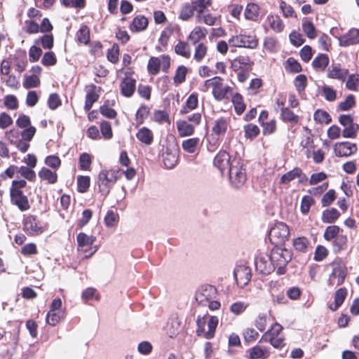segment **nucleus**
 <instances>
[{
    "label": "nucleus",
    "instance_id": "56",
    "mask_svg": "<svg viewBox=\"0 0 359 359\" xmlns=\"http://www.w3.org/2000/svg\"><path fill=\"white\" fill-rule=\"evenodd\" d=\"M177 127L180 135H192L194 133V125L187 121H178Z\"/></svg>",
    "mask_w": 359,
    "mask_h": 359
},
{
    "label": "nucleus",
    "instance_id": "50",
    "mask_svg": "<svg viewBox=\"0 0 359 359\" xmlns=\"http://www.w3.org/2000/svg\"><path fill=\"white\" fill-rule=\"evenodd\" d=\"M188 68L184 65L179 66L173 76V82L176 86H178L186 81L187 75L188 74Z\"/></svg>",
    "mask_w": 359,
    "mask_h": 359
},
{
    "label": "nucleus",
    "instance_id": "17",
    "mask_svg": "<svg viewBox=\"0 0 359 359\" xmlns=\"http://www.w3.org/2000/svg\"><path fill=\"white\" fill-rule=\"evenodd\" d=\"M136 83L135 78L123 77L119 84L121 94L125 97H131L135 92Z\"/></svg>",
    "mask_w": 359,
    "mask_h": 359
},
{
    "label": "nucleus",
    "instance_id": "64",
    "mask_svg": "<svg viewBox=\"0 0 359 359\" xmlns=\"http://www.w3.org/2000/svg\"><path fill=\"white\" fill-rule=\"evenodd\" d=\"M302 29L306 36L311 39L317 36V30L311 21H306L302 23Z\"/></svg>",
    "mask_w": 359,
    "mask_h": 359
},
{
    "label": "nucleus",
    "instance_id": "10",
    "mask_svg": "<svg viewBox=\"0 0 359 359\" xmlns=\"http://www.w3.org/2000/svg\"><path fill=\"white\" fill-rule=\"evenodd\" d=\"M347 274V267L341 260L334 262L333 264L332 272L329 275L327 285L330 287L342 285L344 283Z\"/></svg>",
    "mask_w": 359,
    "mask_h": 359
},
{
    "label": "nucleus",
    "instance_id": "61",
    "mask_svg": "<svg viewBox=\"0 0 359 359\" xmlns=\"http://www.w3.org/2000/svg\"><path fill=\"white\" fill-rule=\"evenodd\" d=\"M194 14V9L192 4L187 3L185 4L180 13L179 18L182 20L186 21L190 19Z\"/></svg>",
    "mask_w": 359,
    "mask_h": 359
},
{
    "label": "nucleus",
    "instance_id": "9",
    "mask_svg": "<svg viewBox=\"0 0 359 359\" xmlns=\"http://www.w3.org/2000/svg\"><path fill=\"white\" fill-rule=\"evenodd\" d=\"M171 59L168 55H161L160 57H151L147 64V71L150 75H157L162 71L167 73L170 67Z\"/></svg>",
    "mask_w": 359,
    "mask_h": 359
},
{
    "label": "nucleus",
    "instance_id": "57",
    "mask_svg": "<svg viewBox=\"0 0 359 359\" xmlns=\"http://www.w3.org/2000/svg\"><path fill=\"white\" fill-rule=\"evenodd\" d=\"M150 114V107L146 104H141L138 108L136 114L135 120L137 123L142 124L144 120L148 117Z\"/></svg>",
    "mask_w": 359,
    "mask_h": 359
},
{
    "label": "nucleus",
    "instance_id": "18",
    "mask_svg": "<svg viewBox=\"0 0 359 359\" xmlns=\"http://www.w3.org/2000/svg\"><path fill=\"white\" fill-rule=\"evenodd\" d=\"M254 62L248 55H238L231 62V67L235 72L241 69H252Z\"/></svg>",
    "mask_w": 359,
    "mask_h": 359
},
{
    "label": "nucleus",
    "instance_id": "40",
    "mask_svg": "<svg viewBox=\"0 0 359 359\" xmlns=\"http://www.w3.org/2000/svg\"><path fill=\"white\" fill-rule=\"evenodd\" d=\"M309 245L310 241L306 236H299L294 238L292 241V246L294 249L299 252H306Z\"/></svg>",
    "mask_w": 359,
    "mask_h": 359
},
{
    "label": "nucleus",
    "instance_id": "33",
    "mask_svg": "<svg viewBox=\"0 0 359 359\" xmlns=\"http://www.w3.org/2000/svg\"><path fill=\"white\" fill-rule=\"evenodd\" d=\"M231 102L233 105L235 112L237 115H241L246 109L243 96L240 93H235L231 95Z\"/></svg>",
    "mask_w": 359,
    "mask_h": 359
},
{
    "label": "nucleus",
    "instance_id": "49",
    "mask_svg": "<svg viewBox=\"0 0 359 359\" xmlns=\"http://www.w3.org/2000/svg\"><path fill=\"white\" fill-rule=\"evenodd\" d=\"M198 104V94L196 93H191L187 98L185 106L181 109V114H187L189 110L195 109Z\"/></svg>",
    "mask_w": 359,
    "mask_h": 359
},
{
    "label": "nucleus",
    "instance_id": "31",
    "mask_svg": "<svg viewBox=\"0 0 359 359\" xmlns=\"http://www.w3.org/2000/svg\"><path fill=\"white\" fill-rule=\"evenodd\" d=\"M283 330V327L280 324L278 323H273L270 327V328L262 334L259 342H266V339H269L270 337L276 338L282 336L281 333Z\"/></svg>",
    "mask_w": 359,
    "mask_h": 359
},
{
    "label": "nucleus",
    "instance_id": "5",
    "mask_svg": "<svg viewBox=\"0 0 359 359\" xmlns=\"http://www.w3.org/2000/svg\"><path fill=\"white\" fill-rule=\"evenodd\" d=\"M292 254L291 250L281 246H274L270 254V259L273 262L275 269H277L278 275L285 274L286 266L292 259Z\"/></svg>",
    "mask_w": 359,
    "mask_h": 359
},
{
    "label": "nucleus",
    "instance_id": "12",
    "mask_svg": "<svg viewBox=\"0 0 359 359\" xmlns=\"http://www.w3.org/2000/svg\"><path fill=\"white\" fill-rule=\"evenodd\" d=\"M162 160L167 168H172L178 161V147L175 141L168 145L162 144Z\"/></svg>",
    "mask_w": 359,
    "mask_h": 359
},
{
    "label": "nucleus",
    "instance_id": "24",
    "mask_svg": "<svg viewBox=\"0 0 359 359\" xmlns=\"http://www.w3.org/2000/svg\"><path fill=\"white\" fill-rule=\"evenodd\" d=\"M97 86L91 83L86 86V95L85 99L84 110L88 111L92 108L93 104L96 102L100 95L96 92Z\"/></svg>",
    "mask_w": 359,
    "mask_h": 359
},
{
    "label": "nucleus",
    "instance_id": "20",
    "mask_svg": "<svg viewBox=\"0 0 359 359\" xmlns=\"http://www.w3.org/2000/svg\"><path fill=\"white\" fill-rule=\"evenodd\" d=\"M216 288L212 285L202 287L196 294V299L199 304L205 305L215 295Z\"/></svg>",
    "mask_w": 359,
    "mask_h": 359
},
{
    "label": "nucleus",
    "instance_id": "7",
    "mask_svg": "<svg viewBox=\"0 0 359 359\" xmlns=\"http://www.w3.org/2000/svg\"><path fill=\"white\" fill-rule=\"evenodd\" d=\"M23 231L29 236H37L46 231L48 224L43 223L34 215L25 216L22 221Z\"/></svg>",
    "mask_w": 359,
    "mask_h": 359
},
{
    "label": "nucleus",
    "instance_id": "3",
    "mask_svg": "<svg viewBox=\"0 0 359 359\" xmlns=\"http://www.w3.org/2000/svg\"><path fill=\"white\" fill-rule=\"evenodd\" d=\"M218 323L219 319L217 316H209L208 314L203 316H198L196 319V335L206 339L214 338Z\"/></svg>",
    "mask_w": 359,
    "mask_h": 359
},
{
    "label": "nucleus",
    "instance_id": "16",
    "mask_svg": "<svg viewBox=\"0 0 359 359\" xmlns=\"http://www.w3.org/2000/svg\"><path fill=\"white\" fill-rule=\"evenodd\" d=\"M334 150L337 156L348 157L356 153L358 147L355 143L341 142L334 144Z\"/></svg>",
    "mask_w": 359,
    "mask_h": 359
},
{
    "label": "nucleus",
    "instance_id": "35",
    "mask_svg": "<svg viewBox=\"0 0 359 359\" xmlns=\"http://www.w3.org/2000/svg\"><path fill=\"white\" fill-rule=\"evenodd\" d=\"M334 253H339L347 248L348 238L346 235L339 234L330 241Z\"/></svg>",
    "mask_w": 359,
    "mask_h": 359
},
{
    "label": "nucleus",
    "instance_id": "2",
    "mask_svg": "<svg viewBox=\"0 0 359 359\" xmlns=\"http://www.w3.org/2000/svg\"><path fill=\"white\" fill-rule=\"evenodd\" d=\"M204 91L212 90V95L214 99L218 102L228 100L232 95L233 88L224 83V79L218 76L207 79L204 82Z\"/></svg>",
    "mask_w": 359,
    "mask_h": 359
},
{
    "label": "nucleus",
    "instance_id": "51",
    "mask_svg": "<svg viewBox=\"0 0 359 359\" xmlns=\"http://www.w3.org/2000/svg\"><path fill=\"white\" fill-rule=\"evenodd\" d=\"M120 55V48L118 43H114L112 46L107 50V59L111 63H118Z\"/></svg>",
    "mask_w": 359,
    "mask_h": 359
},
{
    "label": "nucleus",
    "instance_id": "1",
    "mask_svg": "<svg viewBox=\"0 0 359 359\" xmlns=\"http://www.w3.org/2000/svg\"><path fill=\"white\" fill-rule=\"evenodd\" d=\"M27 184L25 180H13L9 190L11 203L21 212H27L31 208L28 196L23 191Z\"/></svg>",
    "mask_w": 359,
    "mask_h": 359
},
{
    "label": "nucleus",
    "instance_id": "62",
    "mask_svg": "<svg viewBox=\"0 0 359 359\" xmlns=\"http://www.w3.org/2000/svg\"><path fill=\"white\" fill-rule=\"evenodd\" d=\"M315 200L311 196H304L302 198L300 210L303 215H306L309 212L311 207L314 205Z\"/></svg>",
    "mask_w": 359,
    "mask_h": 359
},
{
    "label": "nucleus",
    "instance_id": "46",
    "mask_svg": "<svg viewBox=\"0 0 359 359\" xmlns=\"http://www.w3.org/2000/svg\"><path fill=\"white\" fill-rule=\"evenodd\" d=\"M341 232H343V229H341L339 226L330 225L325 228L323 233V238L325 241L330 242L341 234Z\"/></svg>",
    "mask_w": 359,
    "mask_h": 359
},
{
    "label": "nucleus",
    "instance_id": "15",
    "mask_svg": "<svg viewBox=\"0 0 359 359\" xmlns=\"http://www.w3.org/2000/svg\"><path fill=\"white\" fill-rule=\"evenodd\" d=\"M339 45L347 47L359 44V29L351 28L338 38Z\"/></svg>",
    "mask_w": 359,
    "mask_h": 359
},
{
    "label": "nucleus",
    "instance_id": "21",
    "mask_svg": "<svg viewBox=\"0 0 359 359\" xmlns=\"http://www.w3.org/2000/svg\"><path fill=\"white\" fill-rule=\"evenodd\" d=\"M339 121L344 126L343 135H356L359 130V125L353 122L351 115H341Z\"/></svg>",
    "mask_w": 359,
    "mask_h": 359
},
{
    "label": "nucleus",
    "instance_id": "11",
    "mask_svg": "<svg viewBox=\"0 0 359 359\" xmlns=\"http://www.w3.org/2000/svg\"><path fill=\"white\" fill-rule=\"evenodd\" d=\"M229 44L234 48L255 49L259 45V40L255 35L239 34L231 36L229 39Z\"/></svg>",
    "mask_w": 359,
    "mask_h": 359
},
{
    "label": "nucleus",
    "instance_id": "58",
    "mask_svg": "<svg viewBox=\"0 0 359 359\" xmlns=\"http://www.w3.org/2000/svg\"><path fill=\"white\" fill-rule=\"evenodd\" d=\"M301 174V168L299 167H295L292 170L288 171L287 172L283 175L280 180V184H287L292 180H294L297 177H299Z\"/></svg>",
    "mask_w": 359,
    "mask_h": 359
},
{
    "label": "nucleus",
    "instance_id": "48",
    "mask_svg": "<svg viewBox=\"0 0 359 359\" xmlns=\"http://www.w3.org/2000/svg\"><path fill=\"white\" fill-rule=\"evenodd\" d=\"M81 298L84 303L87 304L90 300H95L97 302L100 299V294L97 290L94 287H88L83 291L81 294Z\"/></svg>",
    "mask_w": 359,
    "mask_h": 359
},
{
    "label": "nucleus",
    "instance_id": "53",
    "mask_svg": "<svg viewBox=\"0 0 359 359\" xmlns=\"http://www.w3.org/2000/svg\"><path fill=\"white\" fill-rule=\"evenodd\" d=\"M280 116L283 121L295 124L299 121V117L288 107H281Z\"/></svg>",
    "mask_w": 359,
    "mask_h": 359
},
{
    "label": "nucleus",
    "instance_id": "14",
    "mask_svg": "<svg viewBox=\"0 0 359 359\" xmlns=\"http://www.w3.org/2000/svg\"><path fill=\"white\" fill-rule=\"evenodd\" d=\"M234 277L237 285L243 288L246 286L251 280V269L245 265H239L234 270Z\"/></svg>",
    "mask_w": 359,
    "mask_h": 359
},
{
    "label": "nucleus",
    "instance_id": "60",
    "mask_svg": "<svg viewBox=\"0 0 359 359\" xmlns=\"http://www.w3.org/2000/svg\"><path fill=\"white\" fill-rule=\"evenodd\" d=\"M36 42H39L44 49L50 50L54 46V36L52 33L45 34L41 36Z\"/></svg>",
    "mask_w": 359,
    "mask_h": 359
},
{
    "label": "nucleus",
    "instance_id": "36",
    "mask_svg": "<svg viewBox=\"0 0 359 359\" xmlns=\"http://www.w3.org/2000/svg\"><path fill=\"white\" fill-rule=\"evenodd\" d=\"M66 317L65 311H49L46 317L47 324L50 326L57 325L62 320Z\"/></svg>",
    "mask_w": 359,
    "mask_h": 359
},
{
    "label": "nucleus",
    "instance_id": "38",
    "mask_svg": "<svg viewBox=\"0 0 359 359\" xmlns=\"http://www.w3.org/2000/svg\"><path fill=\"white\" fill-rule=\"evenodd\" d=\"M76 41L79 43L87 45L90 41V28L86 25H81L76 34Z\"/></svg>",
    "mask_w": 359,
    "mask_h": 359
},
{
    "label": "nucleus",
    "instance_id": "45",
    "mask_svg": "<svg viewBox=\"0 0 359 359\" xmlns=\"http://www.w3.org/2000/svg\"><path fill=\"white\" fill-rule=\"evenodd\" d=\"M200 144L199 138L193 137L183 141L182 148L185 151L192 154L198 149Z\"/></svg>",
    "mask_w": 359,
    "mask_h": 359
},
{
    "label": "nucleus",
    "instance_id": "54",
    "mask_svg": "<svg viewBox=\"0 0 359 359\" xmlns=\"http://www.w3.org/2000/svg\"><path fill=\"white\" fill-rule=\"evenodd\" d=\"M93 162V156L88 153H82L79 158V169L84 171H90Z\"/></svg>",
    "mask_w": 359,
    "mask_h": 359
},
{
    "label": "nucleus",
    "instance_id": "28",
    "mask_svg": "<svg viewBox=\"0 0 359 359\" xmlns=\"http://www.w3.org/2000/svg\"><path fill=\"white\" fill-rule=\"evenodd\" d=\"M269 27L276 33H280L284 30L285 24L280 17L277 14H269L266 19Z\"/></svg>",
    "mask_w": 359,
    "mask_h": 359
},
{
    "label": "nucleus",
    "instance_id": "8",
    "mask_svg": "<svg viewBox=\"0 0 359 359\" xmlns=\"http://www.w3.org/2000/svg\"><path fill=\"white\" fill-rule=\"evenodd\" d=\"M289 235V226L284 222H278L271 228L269 238L275 246H282L287 241Z\"/></svg>",
    "mask_w": 359,
    "mask_h": 359
},
{
    "label": "nucleus",
    "instance_id": "19",
    "mask_svg": "<svg viewBox=\"0 0 359 359\" xmlns=\"http://www.w3.org/2000/svg\"><path fill=\"white\" fill-rule=\"evenodd\" d=\"M348 73V69L341 68L340 64H332L327 68V76L331 79H337L341 81H345Z\"/></svg>",
    "mask_w": 359,
    "mask_h": 359
},
{
    "label": "nucleus",
    "instance_id": "43",
    "mask_svg": "<svg viewBox=\"0 0 359 359\" xmlns=\"http://www.w3.org/2000/svg\"><path fill=\"white\" fill-rule=\"evenodd\" d=\"M176 54L181 55L187 59L191 57V48L189 43L184 41L179 40L175 46Z\"/></svg>",
    "mask_w": 359,
    "mask_h": 359
},
{
    "label": "nucleus",
    "instance_id": "41",
    "mask_svg": "<svg viewBox=\"0 0 359 359\" xmlns=\"http://www.w3.org/2000/svg\"><path fill=\"white\" fill-rule=\"evenodd\" d=\"M39 177L41 180L47 181L49 184H55L58 176L55 171H52L47 168H42L39 172Z\"/></svg>",
    "mask_w": 359,
    "mask_h": 359
},
{
    "label": "nucleus",
    "instance_id": "13",
    "mask_svg": "<svg viewBox=\"0 0 359 359\" xmlns=\"http://www.w3.org/2000/svg\"><path fill=\"white\" fill-rule=\"evenodd\" d=\"M256 271L262 274L269 275L271 273L275 267L270 259V255L266 254H259L255 259Z\"/></svg>",
    "mask_w": 359,
    "mask_h": 359
},
{
    "label": "nucleus",
    "instance_id": "42",
    "mask_svg": "<svg viewBox=\"0 0 359 359\" xmlns=\"http://www.w3.org/2000/svg\"><path fill=\"white\" fill-rule=\"evenodd\" d=\"M22 31L28 35L36 34L40 32L39 24L35 20H26L22 27Z\"/></svg>",
    "mask_w": 359,
    "mask_h": 359
},
{
    "label": "nucleus",
    "instance_id": "39",
    "mask_svg": "<svg viewBox=\"0 0 359 359\" xmlns=\"http://www.w3.org/2000/svg\"><path fill=\"white\" fill-rule=\"evenodd\" d=\"M284 68L290 74H297L302 71V65L292 57H290L286 60L284 63Z\"/></svg>",
    "mask_w": 359,
    "mask_h": 359
},
{
    "label": "nucleus",
    "instance_id": "25",
    "mask_svg": "<svg viewBox=\"0 0 359 359\" xmlns=\"http://www.w3.org/2000/svg\"><path fill=\"white\" fill-rule=\"evenodd\" d=\"M15 123L18 128L24 129L21 135H35L36 130L35 127L31 126L30 118L28 116L19 115Z\"/></svg>",
    "mask_w": 359,
    "mask_h": 359
},
{
    "label": "nucleus",
    "instance_id": "30",
    "mask_svg": "<svg viewBox=\"0 0 359 359\" xmlns=\"http://www.w3.org/2000/svg\"><path fill=\"white\" fill-rule=\"evenodd\" d=\"M347 293V289L344 287L338 289L334 293V302L329 305V309L332 311H336L344 302Z\"/></svg>",
    "mask_w": 359,
    "mask_h": 359
},
{
    "label": "nucleus",
    "instance_id": "37",
    "mask_svg": "<svg viewBox=\"0 0 359 359\" xmlns=\"http://www.w3.org/2000/svg\"><path fill=\"white\" fill-rule=\"evenodd\" d=\"M208 34V29L205 27L197 26L191 31L189 35V39L193 44H197L198 42L204 39Z\"/></svg>",
    "mask_w": 359,
    "mask_h": 359
},
{
    "label": "nucleus",
    "instance_id": "55",
    "mask_svg": "<svg viewBox=\"0 0 359 359\" xmlns=\"http://www.w3.org/2000/svg\"><path fill=\"white\" fill-rule=\"evenodd\" d=\"M77 191L81 194L86 193L90 185V178L87 175H79L76 179Z\"/></svg>",
    "mask_w": 359,
    "mask_h": 359
},
{
    "label": "nucleus",
    "instance_id": "23",
    "mask_svg": "<svg viewBox=\"0 0 359 359\" xmlns=\"http://www.w3.org/2000/svg\"><path fill=\"white\" fill-rule=\"evenodd\" d=\"M231 160L230 155L226 151H220L215 157L214 165L222 173L227 168H229Z\"/></svg>",
    "mask_w": 359,
    "mask_h": 359
},
{
    "label": "nucleus",
    "instance_id": "59",
    "mask_svg": "<svg viewBox=\"0 0 359 359\" xmlns=\"http://www.w3.org/2000/svg\"><path fill=\"white\" fill-rule=\"evenodd\" d=\"M153 120L160 124H170L169 114L164 110H156L154 112Z\"/></svg>",
    "mask_w": 359,
    "mask_h": 359
},
{
    "label": "nucleus",
    "instance_id": "6",
    "mask_svg": "<svg viewBox=\"0 0 359 359\" xmlns=\"http://www.w3.org/2000/svg\"><path fill=\"white\" fill-rule=\"evenodd\" d=\"M229 181L236 188L242 187L247 180L245 168L241 158H234L229 168Z\"/></svg>",
    "mask_w": 359,
    "mask_h": 359
},
{
    "label": "nucleus",
    "instance_id": "63",
    "mask_svg": "<svg viewBox=\"0 0 359 359\" xmlns=\"http://www.w3.org/2000/svg\"><path fill=\"white\" fill-rule=\"evenodd\" d=\"M57 59L54 52H46L42 56L41 62L45 67L54 66L57 64Z\"/></svg>",
    "mask_w": 359,
    "mask_h": 359
},
{
    "label": "nucleus",
    "instance_id": "34",
    "mask_svg": "<svg viewBox=\"0 0 359 359\" xmlns=\"http://www.w3.org/2000/svg\"><path fill=\"white\" fill-rule=\"evenodd\" d=\"M246 357L248 359H266L269 357V353L261 346L256 345L247 350Z\"/></svg>",
    "mask_w": 359,
    "mask_h": 359
},
{
    "label": "nucleus",
    "instance_id": "29",
    "mask_svg": "<svg viewBox=\"0 0 359 359\" xmlns=\"http://www.w3.org/2000/svg\"><path fill=\"white\" fill-rule=\"evenodd\" d=\"M330 58L327 54L319 53L312 61L313 68L319 72H324L328 67Z\"/></svg>",
    "mask_w": 359,
    "mask_h": 359
},
{
    "label": "nucleus",
    "instance_id": "4",
    "mask_svg": "<svg viewBox=\"0 0 359 359\" xmlns=\"http://www.w3.org/2000/svg\"><path fill=\"white\" fill-rule=\"evenodd\" d=\"M123 175L121 170H102L98 174L97 186L99 192L107 197L111 189Z\"/></svg>",
    "mask_w": 359,
    "mask_h": 359
},
{
    "label": "nucleus",
    "instance_id": "44",
    "mask_svg": "<svg viewBox=\"0 0 359 359\" xmlns=\"http://www.w3.org/2000/svg\"><path fill=\"white\" fill-rule=\"evenodd\" d=\"M22 139L14 140L13 139L9 138L8 140L10 141V142L11 144H15L19 151H20L22 153H25L28 150V149L29 147V142L32 140V139L34 136H22Z\"/></svg>",
    "mask_w": 359,
    "mask_h": 359
},
{
    "label": "nucleus",
    "instance_id": "26",
    "mask_svg": "<svg viewBox=\"0 0 359 359\" xmlns=\"http://www.w3.org/2000/svg\"><path fill=\"white\" fill-rule=\"evenodd\" d=\"M149 25L148 19L142 15H137L133 18L131 23L129 25V29L132 32H140L145 30Z\"/></svg>",
    "mask_w": 359,
    "mask_h": 359
},
{
    "label": "nucleus",
    "instance_id": "47",
    "mask_svg": "<svg viewBox=\"0 0 359 359\" xmlns=\"http://www.w3.org/2000/svg\"><path fill=\"white\" fill-rule=\"evenodd\" d=\"M119 215L117 211L109 210L104 218V222L107 227L116 226L119 222Z\"/></svg>",
    "mask_w": 359,
    "mask_h": 359
},
{
    "label": "nucleus",
    "instance_id": "52",
    "mask_svg": "<svg viewBox=\"0 0 359 359\" xmlns=\"http://www.w3.org/2000/svg\"><path fill=\"white\" fill-rule=\"evenodd\" d=\"M194 12L197 13V19L203 15L204 11L211 5V0H195L191 2Z\"/></svg>",
    "mask_w": 359,
    "mask_h": 359
},
{
    "label": "nucleus",
    "instance_id": "22",
    "mask_svg": "<svg viewBox=\"0 0 359 359\" xmlns=\"http://www.w3.org/2000/svg\"><path fill=\"white\" fill-rule=\"evenodd\" d=\"M96 238L93 236H88L86 233L81 232L76 236L78 250L87 252L89 251Z\"/></svg>",
    "mask_w": 359,
    "mask_h": 359
},
{
    "label": "nucleus",
    "instance_id": "32",
    "mask_svg": "<svg viewBox=\"0 0 359 359\" xmlns=\"http://www.w3.org/2000/svg\"><path fill=\"white\" fill-rule=\"evenodd\" d=\"M340 216L341 213L336 208H327L322 212L321 220L325 224H334Z\"/></svg>",
    "mask_w": 359,
    "mask_h": 359
},
{
    "label": "nucleus",
    "instance_id": "27",
    "mask_svg": "<svg viewBox=\"0 0 359 359\" xmlns=\"http://www.w3.org/2000/svg\"><path fill=\"white\" fill-rule=\"evenodd\" d=\"M246 20L257 22L260 20V7L255 3H248L244 11Z\"/></svg>",
    "mask_w": 359,
    "mask_h": 359
}]
</instances>
